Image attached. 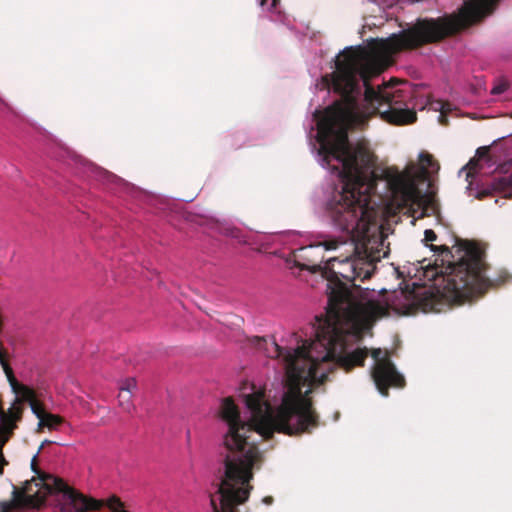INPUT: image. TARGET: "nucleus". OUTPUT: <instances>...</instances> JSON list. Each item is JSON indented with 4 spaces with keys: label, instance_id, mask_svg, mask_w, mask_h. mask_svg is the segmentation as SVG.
Here are the masks:
<instances>
[{
    "label": "nucleus",
    "instance_id": "a211bd4d",
    "mask_svg": "<svg viewBox=\"0 0 512 512\" xmlns=\"http://www.w3.org/2000/svg\"><path fill=\"white\" fill-rule=\"evenodd\" d=\"M467 169L469 170L467 173V176H472L473 173H476L479 169V159L472 158L466 165Z\"/></svg>",
    "mask_w": 512,
    "mask_h": 512
},
{
    "label": "nucleus",
    "instance_id": "ddd939ff",
    "mask_svg": "<svg viewBox=\"0 0 512 512\" xmlns=\"http://www.w3.org/2000/svg\"><path fill=\"white\" fill-rule=\"evenodd\" d=\"M118 402L124 411L130 412L133 408L132 393L120 389L118 394Z\"/></svg>",
    "mask_w": 512,
    "mask_h": 512
},
{
    "label": "nucleus",
    "instance_id": "9d476101",
    "mask_svg": "<svg viewBox=\"0 0 512 512\" xmlns=\"http://www.w3.org/2000/svg\"><path fill=\"white\" fill-rule=\"evenodd\" d=\"M420 305L424 312L437 311L436 295L431 291H426Z\"/></svg>",
    "mask_w": 512,
    "mask_h": 512
},
{
    "label": "nucleus",
    "instance_id": "412c9836",
    "mask_svg": "<svg viewBox=\"0 0 512 512\" xmlns=\"http://www.w3.org/2000/svg\"><path fill=\"white\" fill-rule=\"evenodd\" d=\"M298 266L302 270H311L313 272H316V271L321 269V265L320 264H312V265H309V264H298Z\"/></svg>",
    "mask_w": 512,
    "mask_h": 512
},
{
    "label": "nucleus",
    "instance_id": "bb28decb",
    "mask_svg": "<svg viewBox=\"0 0 512 512\" xmlns=\"http://www.w3.org/2000/svg\"><path fill=\"white\" fill-rule=\"evenodd\" d=\"M280 0H272V4H271V7L272 8H275L277 3L279 2Z\"/></svg>",
    "mask_w": 512,
    "mask_h": 512
},
{
    "label": "nucleus",
    "instance_id": "4be33fe9",
    "mask_svg": "<svg viewBox=\"0 0 512 512\" xmlns=\"http://www.w3.org/2000/svg\"><path fill=\"white\" fill-rule=\"evenodd\" d=\"M489 148L488 147H480L476 151L477 159L488 157Z\"/></svg>",
    "mask_w": 512,
    "mask_h": 512
},
{
    "label": "nucleus",
    "instance_id": "a878e982",
    "mask_svg": "<svg viewBox=\"0 0 512 512\" xmlns=\"http://www.w3.org/2000/svg\"><path fill=\"white\" fill-rule=\"evenodd\" d=\"M0 512H11V508L9 505L4 504Z\"/></svg>",
    "mask_w": 512,
    "mask_h": 512
},
{
    "label": "nucleus",
    "instance_id": "f03ea898",
    "mask_svg": "<svg viewBox=\"0 0 512 512\" xmlns=\"http://www.w3.org/2000/svg\"><path fill=\"white\" fill-rule=\"evenodd\" d=\"M383 243L381 238H332L300 249L304 252L322 246L325 250H336L341 245H347L350 254L329 261H338L339 267L327 274L328 308L323 321L317 318L319 324L314 329L315 340H300L302 344L294 348L272 342L270 347L264 348L269 357L278 359L283 366L287 390L275 413L265 401L263 392L245 396L251 417L243 422L249 423L258 436L269 439L274 432L289 436L311 433L319 425V416L308 397L311 389L303 394L302 387L324 384L329 373L336 368L350 372L355 367L364 366L368 349L350 350V347L363 340L370 329L367 317L378 315L382 307L375 301H357V297L362 296V288L355 281H364L372 276L381 257L379 246Z\"/></svg>",
    "mask_w": 512,
    "mask_h": 512
},
{
    "label": "nucleus",
    "instance_id": "2eb2a0df",
    "mask_svg": "<svg viewBox=\"0 0 512 512\" xmlns=\"http://www.w3.org/2000/svg\"><path fill=\"white\" fill-rule=\"evenodd\" d=\"M428 247L435 253H439L445 257L451 256V250L446 245L429 244Z\"/></svg>",
    "mask_w": 512,
    "mask_h": 512
},
{
    "label": "nucleus",
    "instance_id": "dca6fc26",
    "mask_svg": "<svg viewBox=\"0 0 512 512\" xmlns=\"http://www.w3.org/2000/svg\"><path fill=\"white\" fill-rule=\"evenodd\" d=\"M36 495H29L25 492L19 493V500L24 505L35 506Z\"/></svg>",
    "mask_w": 512,
    "mask_h": 512
},
{
    "label": "nucleus",
    "instance_id": "7ed1b4c3",
    "mask_svg": "<svg viewBox=\"0 0 512 512\" xmlns=\"http://www.w3.org/2000/svg\"><path fill=\"white\" fill-rule=\"evenodd\" d=\"M228 430L223 443L226 449L224 471L217 484L216 494H210L213 512H239L238 506L245 503L253 487L250 481L254 477V468H259L262 454L255 438L257 432L249 423H244L240 414H219Z\"/></svg>",
    "mask_w": 512,
    "mask_h": 512
},
{
    "label": "nucleus",
    "instance_id": "f3484780",
    "mask_svg": "<svg viewBox=\"0 0 512 512\" xmlns=\"http://www.w3.org/2000/svg\"><path fill=\"white\" fill-rule=\"evenodd\" d=\"M137 383L135 378H127L123 381L122 385L120 386L121 390L129 391L132 393V391L136 388Z\"/></svg>",
    "mask_w": 512,
    "mask_h": 512
},
{
    "label": "nucleus",
    "instance_id": "9b49d317",
    "mask_svg": "<svg viewBox=\"0 0 512 512\" xmlns=\"http://www.w3.org/2000/svg\"><path fill=\"white\" fill-rule=\"evenodd\" d=\"M37 457H38V453L31 460L32 471L35 472L43 480L44 485L47 487L49 492H56L53 489V481L51 480L52 476L42 474V472L37 468Z\"/></svg>",
    "mask_w": 512,
    "mask_h": 512
},
{
    "label": "nucleus",
    "instance_id": "393cba45",
    "mask_svg": "<svg viewBox=\"0 0 512 512\" xmlns=\"http://www.w3.org/2000/svg\"><path fill=\"white\" fill-rule=\"evenodd\" d=\"M265 504H271L273 502V498L271 496H267L263 499Z\"/></svg>",
    "mask_w": 512,
    "mask_h": 512
},
{
    "label": "nucleus",
    "instance_id": "0eeeda50",
    "mask_svg": "<svg viewBox=\"0 0 512 512\" xmlns=\"http://www.w3.org/2000/svg\"><path fill=\"white\" fill-rule=\"evenodd\" d=\"M371 356L375 361L372 368L373 381L382 396L389 395V388H403L406 384L404 376L398 372L395 364L390 359L388 351H383L380 348L373 349Z\"/></svg>",
    "mask_w": 512,
    "mask_h": 512
},
{
    "label": "nucleus",
    "instance_id": "423d86ee",
    "mask_svg": "<svg viewBox=\"0 0 512 512\" xmlns=\"http://www.w3.org/2000/svg\"><path fill=\"white\" fill-rule=\"evenodd\" d=\"M53 481V489L56 492L63 493L67 500V507L63 508L65 512H87L97 511L106 506L110 512H128L124 503L115 495L109 497L106 501L96 500L86 497L74 488L70 487L63 479L51 477Z\"/></svg>",
    "mask_w": 512,
    "mask_h": 512
},
{
    "label": "nucleus",
    "instance_id": "cd10ccee",
    "mask_svg": "<svg viewBox=\"0 0 512 512\" xmlns=\"http://www.w3.org/2000/svg\"><path fill=\"white\" fill-rule=\"evenodd\" d=\"M267 0H260V5L264 6L266 4Z\"/></svg>",
    "mask_w": 512,
    "mask_h": 512
},
{
    "label": "nucleus",
    "instance_id": "39448f33",
    "mask_svg": "<svg viewBox=\"0 0 512 512\" xmlns=\"http://www.w3.org/2000/svg\"><path fill=\"white\" fill-rule=\"evenodd\" d=\"M381 180H384L390 191L389 206L401 211L414 204H421L425 196L418 189L412 175L407 171H399L396 167L382 170Z\"/></svg>",
    "mask_w": 512,
    "mask_h": 512
},
{
    "label": "nucleus",
    "instance_id": "1a4fd4ad",
    "mask_svg": "<svg viewBox=\"0 0 512 512\" xmlns=\"http://www.w3.org/2000/svg\"><path fill=\"white\" fill-rule=\"evenodd\" d=\"M64 423V418L57 415L46 412L43 417L39 419L37 425V432H42L44 428L49 430H55Z\"/></svg>",
    "mask_w": 512,
    "mask_h": 512
},
{
    "label": "nucleus",
    "instance_id": "6e6552de",
    "mask_svg": "<svg viewBox=\"0 0 512 512\" xmlns=\"http://www.w3.org/2000/svg\"><path fill=\"white\" fill-rule=\"evenodd\" d=\"M492 191L502 193L506 198H512V174L507 177L494 178L490 188L480 190L477 198L483 199L491 195Z\"/></svg>",
    "mask_w": 512,
    "mask_h": 512
},
{
    "label": "nucleus",
    "instance_id": "f257e3e1",
    "mask_svg": "<svg viewBox=\"0 0 512 512\" xmlns=\"http://www.w3.org/2000/svg\"><path fill=\"white\" fill-rule=\"evenodd\" d=\"M493 11H459L437 18H418L414 23L387 38H372L367 46L345 48L335 61L332 73L334 91L341 98L323 111H316L319 155L341 178V190L335 191L326 204L332 226L345 233L341 240L374 239L384 236L377 219L379 210L371 201L374 180L368 181L366 171L373 165L372 153L363 145L353 147L348 132L366 124L359 112L357 98L361 94L360 80L365 87L364 100L385 121L395 125L413 123L416 112L397 107L399 91H389V84L377 90L370 79L380 75L394 63V56L429 44L439 43L481 21Z\"/></svg>",
    "mask_w": 512,
    "mask_h": 512
},
{
    "label": "nucleus",
    "instance_id": "aec40b11",
    "mask_svg": "<svg viewBox=\"0 0 512 512\" xmlns=\"http://www.w3.org/2000/svg\"><path fill=\"white\" fill-rule=\"evenodd\" d=\"M436 239H437V235L432 229L425 230V232H424V242L425 243L436 241ZM426 245L428 246V244H426Z\"/></svg>",
    "mask_w": 512,
    "mask_h": 512
},
{
    "label": "nucleus",
    "instance_id": "f8f14e48",
    "mask_svg": "<svg viewBox=\"0 0 512 512\" xmlns=\"http://www.w3.org/2000/svg\"><path fill=\"white\" fill-rule=\"evenodd\" d=\"M433 109L435 111H440V115H439V122L441 125H448V112L451 110L450 108V104L449 103H445V102H442V101H437L435 102V104H433Z\"/></svg>",
    "mask_w": 512,
    "mask_h": 512
},
{
    "label": "nucleus",
    "instance_id": "4468645a",
    "mask_svg": "<svg viewBox=\"0 0 512 512\" xmlns=\"http://www.w3.org/2000/svg\"><path fill=\"white\" fill-rule=\"evenodd\" d=\"M419 161L421 163V165L425 168H430V169H439V164L438 162L434 159V157L429 154V153H426V152H422L420 155H419Z\"/></svg>",
    "mask_w": 512,
    "mask_h": 512
},
{
    "label": "nucleus",
    "instance_id": "6ab92c4d",
    "mask_svg": "<svg viewBox=\"0 0 512 512\" xmlns=\"http://www.w3.org/2000/svg\"><path fill=\"white\" fill-rule=\"evenodd\" d=\"M507 84L502 82V83H499L497 85H495L492 90H491V94L493 95H500L502 94L503 92H505L507 90Z\"/></svg>",
    "mask_w": 512,
    "mask_h": 512
},
{
    "label": "nucleus",
    "instance_id": "20e7f679",
    "mask_svg": "<svg viewBox=\"0 0 512 512\" xmlns=\"http://www.w3.org/2000/svg\"><path fill=\"white\" fill-rule=\"evenodd\" d=\"M486 253L477 244L469 243L464 247V254L455 263H450L442 276L443 295L450 300L463 303L472 296L486 293L489 289L498 288L511 279L505 270L498 272L497 277L485 275L488 264Z\"/></svg>",
    "mask_w": 512,
    "mask_h": 512
},
{
    "label": "nucleus",
    "instance_id": "5701e85b",
    "mask_svg": "<svg viewBox=\"0 0 512 512\" xmlns=\"http://www.w3.org/2000/svg\"><path fill=\"white\" fill-rule=\"evenodd\" d=\"M252 341L255 345H257L261 349L263 348L262 344L263 343L266 344V339L262 338V337H258V336H255Z\"/></svg>",
    "mask_w": 512,
    "mask_h": 512
},
{
    "label": "nucleus",
    "instance_id": "b1692460",
    "mask_svg": "<svg viewBox=\"0 0 512 512\" xmlns=\"http://www.w3.org/2000/svg\"><path fill=\"white\" fill-rule=\"evenodd\" d=\"M49 444H52V441L47 440V439H46V440H44V441L41 443L40 447H39L38 453H39V452L44 448V446H45V445H49Z\"/></svg>",
    "mask_w": 512,
    "mask_h": 512
}]
</instances>
